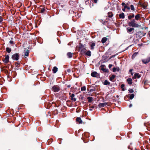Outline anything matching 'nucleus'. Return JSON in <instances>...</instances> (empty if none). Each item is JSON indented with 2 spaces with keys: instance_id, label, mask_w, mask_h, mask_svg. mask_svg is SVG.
<instances>
[{
  "instance_id": "nucleus-59",
  "label": "nucleus",
  "mask_w": 150,
  "mask_h": 150,
  "mask_svg": "<svg viewBox=\"0 0 150 150\" xmlns=\"http://www.w3.org/2000/svg\"><path fill=\"white\" fill-rule=\"evenodd\" d=\"M149 22H150V21H149Z\"/></svg>"
},
{
  "instance_id": "nucleus-10",
  "label": "nucleus",
  "mask_w": 150,
  "mask_h": 150,
  "mask_svg": "<svg viewBox=\"0 0 150 150\" xmlns=\"http://www.w3.org/2000/svg\"><path fill=\"white\" fill-rule=\"evenodd\" d=\"M76 120V121L78 122L79 124H81L82 122V121L80 117H77Z\"/></svg>"
},
{
  "instance_id": "nucleus-11",
  "label": "nucleus",
  "mask_w": 150,
  "mask_h": 150,
  "mask_svg": "<svg viewBox=\"0 0 150 150\" xmlns=\"http://www.w3.org/2000/svg\"><path fill=\"white\" fill-rule=\"evenodd\" d=\"M29 50H26L24 51V55L26 56H28L29 55Z\"/></svg>"
},
{
  "instance_id": "nucleus-57",
  "label": "nucleus",
  "mask_w": 150,
  "mask_h": 150,
  "mask_svg": "<svg viewBox=\"0 0 150 150\" xmlns=\"http://www.w3.org/2000/svg\"><path fill=\"white\" fill-rule=\"evenodd\" d=\"M117 97H118V96H117Z\"/></svg>"
},
{
  "instance_id": "nucleus-25",
  "label": "nucleus",
  "mask_w": 150,
  "mask_h": 150,
  "mask_svg": "<svg viewBox=\"0 0 150 150\" xmlns=\"http://www.w3.org/2000/svg\"><path fill=\"white\" fill-rule=\"evenodd\" d=\"M110 84V83L107 80H106L105 81H104V84L105 85H109Z\"/></svg>"
},
{
  "instance_id": "nucleus-41",
  "label": "nucleus",
  "mask_w": 150,
  "mask_h": 150,
  "mask_svg": "<svg viewBox=\"0 0 150 150\" xmlns=\"http://www.w3.org/2000/svg\"><path fill=\"white\" fill-rule=\"evenodd\" d=\"M67 72L69 73H70L71 72V70L70 69H67Z\"/></svg>"
},
{
  "instance_id": "nucleus-20",
  "label": "nucleus",
  "mask_w": 150,
  "mask_h": 150,
  "mask_svg": "<svg viewBox=\"0 0 150 150\" xmlns=\"http://www.w3.org/2000/svg\"><path fill=\"white\" fill-rule=\"evenodd\" d=\"M95 45V44L93 42L92 43L91 45V50H93L94 48V46Z\"/></svg>"
},
{
  "instance_id": "nucleus-24",
  "label": "nucleus",
  "mask_w": 150,
  "mask_h": 150,
  "mask_svg": "<svg viewBox=\"0 0 150 150\" xmlns=\"http://www.w3.org/2000/svg\"><path fill=\"white\" fill-rule=\"evenodd\" d=\"M140 17V15L139 14H137L135 16V19L136 20H138Z\"/></svg>"
},
{
  "instance_id": "nucleus-58",
  "label": "nucleus",
  "mask_w": 150,
  "mask_h": 150,
  "mask_svg": "<svg viewBox=\"0 0 150 150\" xmlns=\"http://www.w3.org/2000/svg\"><path fill=\"white\" fill-rule=\"evenodd\" d=\"M93 4H92V6H93Z\"/></svg>"
},
{
  "instance_id": "nucleus-52",
  "label": "nucleus",
  "mask_w": 150,
  "mask_h": 150,
  "mask_svg": "<svg viewBox=\"0 0 150 150\" xmlns=\"http://www.w3.org/2000/svg\"><path fill=\"white\" fill-rule=\"evenodd\" d=\"M71 86V85H68V86H67V87L68 88H69Z\"/></svg>"
},
{
  "instance_id": "nucleus-29",
  "label": "nucleus",
  "mask_w": 150,
  "mask_h": 150,
  "mask_svg": "<svg viewBox=\"0 0 150 150\" xmlns=\"http://www.w3.org/2000/svg\"><path fill=\"white\" fill-rule=\"evenodd\" d=\"M125 87V85L123 84H122L121 85V87L122 88V91H124L125 90L124 87Z\"/></svg>"
},
{
  "instance_id": "nucleus-19",
  "label": "nucleus",
  "mask_w": 150,
  "mask_h": 150,
  "mask_svg": "<svg viewBox=\"0 0 150 150\" xmlns=\"http://www.w3.org/2000/svg\"><path fill=\"white\" fill-rule=\"evenodd\" d=\"M116 76L114 75H112L111 77H110V80L111 81H112V80L115 79V77Z\"/></svg>"
},
{
  "instance_id": "nucleus-47",
  "label": "nucleus",
  "mask_w": 150,
  "mask_h": 150,
  "mask_svg": "<svg viewBox=\"0 0 150 150\" xmlns=\"http://www.w3.org/2000/svg\"><path fill=\"white\" fill-rule=\"evenodd\" d=\"M65 24H64L63 25V27L64 29H65Z\"/></svg>"
},
{
  "instance_id": "nucleus-53",
  "label": "nucleus",
  "mask_w": 150,
  "mask_h": 150,
  "mask_svg": "<svg viewBox=\"0 0 150 150\" xmlns=\"http://www.w3.org/2000/svg\"><path fill=\"white\" fill-rule=\"evenodd\" d=\"M132 104H130L129 105V108H130V107H132Z\"/></svg>"
},
{
  "instance_id": "nucleus-5",
  "label": "nucleus",
  "mask_w": 150,
  "mask_h": 150,
  "mask_svg": "<svg viewBox=\"0 0 150 150\" xmlns=\"http://www.w3.org/2000/svg\"><path fill=\"white\" fill-rule=\"evenodd\" d=\"M52 89L54 92H56L59 91V88L58 86H54L52 87Z\"/></svg>"
},
{
  "instance_id": "nucleus-46",
  "label": "nucleus",
  "mask_w": 150,
  "mask_h": 150,
  "mask_svg": "<svg viewBox=\"0 0 150 150\" xmlns=\"http://www.w3.org/2000/svg\"><path fill=\"white\" fill-rule=\"evenodd\" d=\"M127 9L128 10H129L130 9V8L128 6Z\"/></svg>"
},
{
  "instance_id": "nucleus-31",
  "label": "nucleus",
  "mask_w": 150,
  "mask_h": 150,
  "mask_svg": "<svg viewBox=\"0 0 150 150\" xmlns=\"http://www.w3.org/2000/svg\"><path fill=\"white\" fill-rule=\"evenodd\" d=\"M101 70L105 72H107L108 71V69H105L103 68H101Z\"/></svg>"
},
{
  "instance_id": "nucleus-34",
  "label": "nucleus",
  "mask_w": 150,
  "mask_h": 150,
  "mask_svg": "<svg viewBox=\"0 0 150 150\" xmlns=\"http://www.w3.org/2000/svg\"><path fill=\"white\" fill-rule=\"evenodd\" d=\"M71 99L74 102L76 100V98H74H74H71Z\"/></svg>"
},
{
  "instance_id": "nucleus-12",
  "label": "nucleus",
  "mask_w": 150,
  "mask_h": 150,
  "mask_svg": "<svg viewBox=\"0 0 150 150\" xmlns=\"http://www.w3.org/2000/svg\"><path fill=\"white\" fill-rule=\"evenodd\" d=\"M119 17L120 18L124 19L125 17L124 14L123 13H122L119 14Z\"/></svg>"
},
{
  "instance_id": "nucleus-42",
  "label": "nucleus",
  "mask_w": 150,
  "mask_h": 150,
  "mask_svg": "<svg viewBox=\"0 0 150 150\" xmlns=\"http://www.w3.org/2000/svg\"><path fill=\"white\" fill-rule=\"evenodd\" d=\"M112 64H109V66H108V67H109V68H110L112 67Z\"/></svg>"
},
{
  "instance_id": "nucleus-8",
  "label": "nucleus",
  "mask_w": 150,
  "mask_h": 150,
  "mask_svg": "<svg viewBox=\"0 0 150 150\" xmlns=\"http://www.w3.org/2000/svg\"><path fill=\"white\" fill-rule=\"evenodd\" d=\"M127 33H131L134 30V29L133 28L128 27L127 28Z\"/></svg>"
},
{
  "instance_id": "nucleus-13",
  "label": "nucleus",
  "mask_w": 150,
  "mask_h": 150,
  "mask_svg": "<svg viewBox=\"0 0 150 150\" xmlns=\"http://www.w3.org/2000/svg\"><path fill=\"white\" fill-rule=\"evenodd\" d=\"M58 68L56 67H54L52 69V71L54 73H55L57 71Z\"/></svg>"
},
{
  "instance_id": "nucleus-7",
  "label": "nucleus",
  "mask_w": 150,
  "mask_h": 150,
  "mask_svg": "<svg viewBox=\"0 0 150 150\" xmlns=\"http://www.w3.org/2000/svg\"><path fill=\"white\" fill-rule=\"evenodd\" d=\"M108 105V103H100L99 104L98 106L99 108H101V107H104Z\"/></svg>"
},
{
  "instance_id": "nucleus-50",
  "label": "nucleus",
  "mask_w": 150,
  "mask_h": 150,
  "mask_svg": "<svg viewBox=\"0 0 150 150\" xmlns=\"http://www.w3.org/2000/svg\"><path fill=\"white\" fill-rule=\"evenodd\" d=\"M113 16V15L111 14V15H109V17H112Z\"/></svg>"
},
{
  "instance_id": "nucleus-36",
  "label": "nucleus",
  "mask_w": 150,
  "mask_h": 150,
  "mask_svg": "<svg viewBox=\"0 0 150 150\" xmlns=\"http://www.w3.org/2000/svg\"><path fill=\"white\" fill-rule=\"evenodd\" d=\"M116 68L115 67H114L113 68V70H112V71L113 72H115L116 71Z\"/></svg>"
},
{
  "instance_id": "nucleus-54",
  "label": "nucleus",
  "mask_w": 150,
  "mask_h": 150,
  "mask_svg": "<svg viewBox=\"0 0 150 150\" xmlns=\"http://www.w3.org/2000/svg\"><path fill=\"white\" fill-rule=\"evenodd\" d=\"M90 110H91V111L92 110V109H89Z\"/></svg>"
},
{
  "instance_id": "nucleus-6",
  "label": "nucleus",
  "mask_w": 150,
  "mask_h": 150,
  "mask_svg": "<svg viewBox=\"0 0 150 150\" xmlns=\"http://www.w3.org/2000/svg\"><path fill=\"white\" fill-rule=\"evenodd\" d=\"M9 57L8 55H7L5 57L4 59H3V62L6 64L8 63L9 60Z\"/></svg>"
},
{
  "instance_id": "nucleus-49",
  "label": "nucleus",
  "mask_w": 150,
  "mask_h": 150,
  "mask_svg": "<svg viewBox=\"0 0 150 150\" xmlns=\"http://www.w3.org/2000/svg\"><path fill=\"white\" fill-rule=\"evenodd\" d=\"M94 2L96 3L97 2V0H93Z\"/></svg>"
},
{
  "instance_id": "nucleus-33",
  "label": "nucleus",
  "mask_w": 150,
  "mask_h": 150,
  "mask_svg": "<svg viewBox=\"0 0 150 150\" xmlns=\"http://www.w3.org/2000/svg\"><path fill=\"white\" fill-rule=\"evenodd\" d=\"M69 94L70 95V97L71 98H74V97L75 95L74 94H71V93H69Z\"/></svg>"
},
{
  "instance_id": "nucleus-1",
  "label": "nucleus",
  "mask_w": 150,
  "mask_h": 150,
  "mask_svg": "<svg viewBox=\"0 0 150 150\" xmlns=\"http://www.w3.org/2000/svg\"><path fill=\"white\" fill-rule=\"evenodd\" d=\"M128 24L130 26L133 27L137 28L139 27L138 24L134 19L131 20V21L128 23Z\"/></svg>"
},
{
  "instance_id": "nucleus-44",
  "label": "nucleus",
  "mask_w": 150,
  "mask_h": 150,
  "mask_svg": "<svg viewBox=\"0 0 150 150\" xmlns=\"http://www.w3.org/2000/svg\"><path fill=\"white\" fill-rule=\"evenodd\" d=\"M116 68V71H119L120 68L118 67Z\"/></svg>"
},
{
  "instance_id": "nucleus-45",
  "label": "nucleus",
  "mask_w": 150,
  "mask_h": 150,
  "mask_svg": "<svg viewBox=\"0 0 150 150\" xmlns=\"http://www.w3.org/2000/svg\"><path fill=\"white\" fill-rule=\"evenodd\" d=\"M127 6H127L125 5L124 6V8H125L126 9L127 8Z\"/></svg>"
},
{
  "instance_id": "nucleus-48",
  "label": "nucleus",
  "mask_w": 150,
  "mask_h": 150,
  "mask_svg": "<svg viewBox=\"0 0 150 150\" xmlns=\"http://www.w3.org/2000/svg\"><path fill=\"white\" fill-rule=\"evenodd\" d=\"M125 9H125V8H122V11H124V12L125 11Z\"/></svg>"
},
{
  "instance_id": "nucleus-4",
  "label": "nucleus",
  "mask_w": 150,
  "mask_h": 150,
  "mask_svg": "<svg viewBox=\"0 0 150 150\" xmlns=\"http://www.w3.org/2000/svg\"><path fill=\"white\" fill-rule=\"evenodd\" d=\"M91 75L93 77H97V78H99L100 77L99 74L96 71L92 72L91 74Z\"/></svg>"
},
{
  "instance_id": "nucleus-30",
  "label": "nucleus",
  "mask_w": 150,
  "mask_h": 150,
  "mask_svg": "<svg viewBox=\"0 0 150 150\" xmlns=\"http://www.w3.org/2000/svg\"><path fill=\"white\" fill-rule=\"evenodd\" d=\"M137 53L135 52L134 53L132 56V58H134L136 57V56L137 55Z\"/></svg>"
},
{
  "instance_id": "nucleus-18",
  "label": "nucleus",
  "mask_w": 150,
  "mask_h": 150,
  "mask_svg": "<svg viewBox=\"0 0 150 150\" xmlns=\"http://www.w3.org/2000/svg\"><path fill=\"white\" fill-rule=\"evenodd\" d=\"M107 38L106 37L103 38L101 40L102 43H105L107 41Z\"/></svg>"
},
{
  "instance_id": "nucleus-27",
  "label": "nucleus",
  "mask_w": 150,
  "mask_h": 150,
  "mask_svg": "<svg viewBox=\"0 0 150 150\" xmlns=\"http://www.w3.org/2000/svg\"><path fill=\"white\" fill-rule=\"evenodd\" d=\"M134 94H132L130 95L129 98L131 99H132L134 98Z\"/></svg>"
},
{
  "instance_id": "nucleus-32",
  "label": "nucleus",
  "mask_w": 150,
  "mask_h": 150,
  "mask_svg": "<svg viewBox=\"0 0 150 150\" xmlns=\"http://www.w3.org/2000/svg\"><path fill=\"white\" fill-rule=\"evenodd\" d=\"M45 11V8H42L41 9L40 11V12L41 13H44V12Z\"/></svg>"
},
{
  "instance_id": "nucleus-15",
  "label": "nucleus",
  "mask_w": 150,
  "mask_h": 150,
  "mask_svg": "<svg viewBox=\"0 0 150 150\" xmlns=\"http://www.w3.org/2000/svg\"><path fill=\"white\" fill-rule=\"evenodd\" d=\"M132 79L131 78H128L127 79V81L129 84L131 85L132 84Z\"/></svg>"
},
{
  "instance_id": "nucleus-55",
  "label": "nucleus",
  "mask_w": 150,
  "mask_h": 150,
  "mask_svg": "<svg viewBox=\"0 0 150 150\" xmlns=\"http://www.w3.org/2000/svg\"><path fill=\"white\" fill-rule=\"evenodd\" d=\"M11 40H13V38H11Z\"/></svg>"
},
{
  "instance_id": "nucleus-22",
  "label": "nucleus",
  "mask_w": 150,
  "mask_h": 150,
  "mask_svg": "<svg viewBox=\"0 0 150 150\" xmlns=\"http://www.w3.org/2000/svg\"><path fill=\"white\" fill-rule=\"evenodd\" d=\"M130 9L133 11H135L136 10V9L135 8L134 6L133 5H130Z\"/></svg>"
},
{
  "instance_id": "nucleus-17",
  "label": "nucleus",
  "mask_w": 150,
  "mask_h": 150,
  "mask_svg": "<svg viewBox=\"0 0 150 150\" xmlns=\"http://www.w3.org/2000/svg\"><path fill=\"white\" fill-rule=\"evenodd\" d=\"M141 6L144 9H146L147 6V4L144 3L142 4Z\"/></svg>"
},
{
  "instance_id": "nucleus-2",
  "label": "nucleus",
  "mask_w": 150,
  "mask_h": 150,
  "mask_svg": "<svg viewBox=\"0 0 150 150\" xmlns=\"http://www.w3.org/2000/svg\"><path fill=\"white\" fill-rule=\"evenodd\" d=\"M19 55L18 54L16 53L13 54L11 57L13 60L16 61L18 60L19 59Z\"/></svg>"
},
{
  "instance_id": "nucleus-35",
  "label": "nucleus",
  "mask_w": 150,
  "mask_h": 150,
  "mask_svg": "<svg viewBox=\"0 0 150 150\" xmlns=\"http://www.w3.org/2000/svg\"><path fill=\"white\" fill-rule=\"evenodd\" d=\"M129 91L131 93H132L134 92V91L132 89L129 88Z\"/></svg>"
},
{
  "instance_id": "nucleus-40",
  "label": "nucleus",
  "mask_w": 150,
  "mask_h": 150,
  "mask_svg": "<svg viewBox=\"0 0 150 150\" xmlns=\"http://www.w3.org/2000/svg\"><path fill=\"white\" fill-rule=\"evenodd\" d=\"M3 21V18L2 17L0 16V23H1Z\"/></svg>"
},
{
  "instance_id": "nucleus-16",
  "label": "nucleus",
  "mask_w": 150,
  "mask_h": 150,
  "mask_svg": "<svg viewBox=\"0 0 150 150\" xmlns=\"http://www.w3.org/2000/svg\"><path fill=\"white\" fill-rule=\"evenodd\" d=\"M85 54L86 55L88 56L89 57L91 56V52L89 50H88V51H87L85 53Z\"/></svg>"
},
{
  "instance_id": "nucleus-9",
  "label": "nucleus",
  "mask_w": 150,
  "mask_h": 150,
  "mask_svg": "<svg viewBox=\"0 0 150 150\" xmlns=\"http://www.w3.org/2000/svg\"><path fill=\"white\" fill-rule=\"evenodd\" d=\"M73 53L71 52H68L67 54V55L68 57L69 58H71L72 56Z\"/></svg>"
},
{
  "instance_id": "nucleus-51",
  "label": "nucleus",
  "mask_w": 150,
  "mask_h": 150,
  "mask_svg": "<svg viewBox=\"0 0 150 150\" xmlns=\"http://www.w3.org/2000/svg\"><path fill=\"white\" fill-rule=\"evenodd\" d=\"M132 70H133V69H130L129 70V72H132Z\"/></svg>"
},
{
  "instance_id": "nucleus-56",
  "label": "nucleus",
  "mask_w": 150,
  "mask_h": 150,
  "mask_svg": "<svg viewBox=\"0 0 150 150\" xmlns=\"http://www.w3.org/2000/svg\"><path fill=\"white\" fill-rule=\"evenodd\" d=\"M87 2H88V1H86V3H87Z\"/></svg>"
},
{
  "instance_id": "nucleus-39",
  "label": "nucleus",
  "mask_w": 150,
  "mask_h": 150,
  "mask_svg": "<svg viewBox=\"0 0 150 150\" xmlns=\"http://www.w3.org/2000/svg\"><path fill=\"white\" fill-rule=\"evenodd\" d=\"M62 140V139H59L58 140V142L59 144H61V141Z\"/></svg>"
},
{
  "instance_id": "nucleus-21",
  "label": "nucleus",
  "mask_w": 150,
  "mask_h": 150,
  "mask_svg": "<svg viewBox=\"0 0 150 150\" xmlns=\"http://www.w3.org/2000/svg\"><path fill=\"white\" fill-rule=\"evenodd\" d=\"M134 14H132L131 15H130L129 16H128V18L130 20L132 18L134 17Z\"/></svg>"
},
{
  "instance_id": "nucleus-14",
  "label": "nucleus",
  "mask_w": 150,
  "mask_h": 150,
  "mask_svg": "<svg viewBox=\"0 0 150 150\" xmlns=\"http://www.w3.org/2000/svg\"><path fill=\"white\" fill-rule=\"evenodd\" d=\"M134 77L135 78H139L141 77V76L139 75V74L137 73H135L134 75Z\"/></svg>"
},
{
  "instance_id": "nucleus-43",
  "label": "nucleus",
  "mask_w": 150,
  "mask_h": 150,
  "mask_svg": "<svg viewBox=\"0 0 150 150\" xmlns=\"http://www.w3.org/2000/svg\"><path fill=\"white\" fill-rule=\"evenodd\" d=\"M121 4L122 6H124L125 5H126V3L124 2H123Z\"/></svg>"
},
{
  "instance_id": "nucleus-37",
  "label": "nucleus",
  "mask_w": 150,
  "mask_h": 150,
  "mask_svg": "<svg viewBox=\"0 0 150 150\" xmlns=\"http://www.w3.org/2000/svg\"><path fill=\"white\" fill-rule=\"evenodd\" d=\"M130 2H128L126 3V5L127 6H129L130 5Z\"/></svg>"
},
{
  "instance_id": "nucleus-3",
  "label": "nucleus",
  "mask_w": 150,
  "mask_h": 150,
  "mask_svg": "<svg viewBox=\"0 0 150 150\" xmlns=\"http://www.w3.org/2000/svg\"><path fill=\"white\" fill-rule=\"evenodd\" d=\"M142 61L144 64H146L150 62V57H148L146 58L142 59Z\"/></svg>"
},
{
  "instance_id": "nucleus-23",
  "label": "nucleus",
  "mask_w": 150,
  "mask_h": 150,
  "mask_svg": "<svg viewBox=\"0 0 150 150\" xmlns=\"http://www.w3.org/2000/svg\"><path fill=\"white\" fill-rule=\"evenodd\" d=\"M6 52L8 53H10L11 51V49L8 47L6 48Z\"/></svg>"
},
{
  "instance_id": "nucleus-28",
  "label": "nucleus",
  "mask_w": 150,
  "mask_h": 150,
  "mask_svg": "<svg viewBox=\"0 0 150 150\" xmlns=\"http://www.w3.org/2000/svg\"><path fill=\"white\" fill-rule=\"evenodd\" d=\"M86 90V87L85 86L82 87L81 88V91H84Z\"/></svg>"
},
{
  "instance_id": "nucleus-38",
  "label": "nucleus",
  "mask_w": 150,
  "mask_h": 150,
  "mask_svg": "<svg viewBox=\"0 0 150 150\" xmlns=\"http://www.w3.org/2000/svg\"><path fill=\"white\" fill-rule=\"evenodd\" d=\"M9 43L11 45H13L14 44V42L12 40H10L9 41Z\"/></svg>"
},
{
  "instance_id": "nucleus-26",
  "label": "nucleus",
  "mask_w": 150,
  "mask_h": 150,
  "mask_svg": "<svg viewBox=\"0 0 150 150\" xmlns=\"http://www.w3.org/2000/svg\"><path fill=\"white\" fill-rule=\"evenodd\" d=\"M87 99L88 100V101L89 102H91L93 100L92 98L90 97H88Z\"/></svg>"
}]
</instances>
